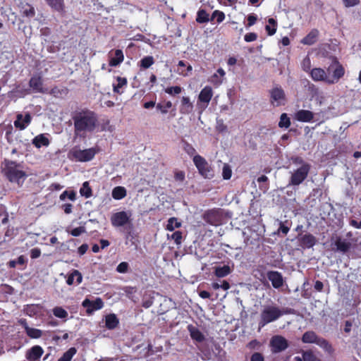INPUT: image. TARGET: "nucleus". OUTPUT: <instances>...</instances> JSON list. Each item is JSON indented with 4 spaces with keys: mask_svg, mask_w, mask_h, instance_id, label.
Returning <instances> with one entry per match:
<instances>
[{
    "mask_svg": "<svg viewBox=\"0 0 361 361\" xmlns=\"http://www.w3.org/2000/svg\"><path fill=\"white\" fill-rule=\"evenodd\" d=\"M72 119L74 124V135L80 138H85L87 133L94 132L98 126L97 114L87 109L74 112Z\"/></svg>",
    "mask_w": 361,
    "mask_h": 361,
    "instance_id": "obj_1",
    "label": "nucleus"
},
{
    "mask_svg": "<svg viewBox=\"0 0 361 361\" xmlns=\"http://www.w3.org/2000/svg\"><path fill=\"white\" fill-rule=\"evenodd\" d=\"M2 172L11 183H17L18 186H21L27 178L25 171L21 169V165L13 161L6 159Z\"/></svg>",
    "mask_w": 361,
    "mask_h": 361,
    "instance_id": "obj_2",
    "label": "nucleus"
},
{
    "mask_svg": "<svg viewBox=\"0 0 361 361\" xmlns=\"http://www.w3.org/2000/svg\"><path fill=\"white\" fill-rule=\"evenodd\" d=\"M310 169L311 165L310 164H303L294 170L289 178L288 185L298 186L300 185L307 178Z\"/></svg>",
    "mask_w": 361,
    "mask_h": 361,
    "instance_id": "obj_3",
    "label": "nucleus"
},
{
    "mask_svg": "<svg viewBox=\"0 0 361 361\" xmlns=\"http://www.w3.org/2000/svg\"><path fill=\"white\" fill-rule=\"evenodd\" d=\"M203 220L207 224L218 226L223 224L224 210L221 208H213L204 212L202 215Z\"/></svg>",
    "mask_w": 361,
    "mask_h": 361,
    "instance_id": "obj_4",
    "label": "nucleus"
},
{
    "mask_svg": "<svg viewBox=\"0 0 361 361\" xmlns=\"http://www.w3.org/2000/svg\"><path fill=\"white\" fill-rule=\"evenodd\" d=\"M283 312L281 310L275 306H269L264 308L261 313V319L259 322V326H264L266 324L276 321L281 315Z\"/></svg>",
    "mask_w": 361,
    "mask_h": 361,
    "instance_id": "obj_5",
    "label": "nucleus"
},
{
    "mask_svg": "<svg viewBox=\"0 0 361 361\" xmlns=\"http://www.w3.org/2000/svg\"><path fill=\"white\" fill-rule=\"evenodd\" d=\"M98 152L99 149L96 147H91L85 149L73 148L71 151L70 154L76 161L86 162L91 161Z\"/></svg>",
    "mask_w": 361,
    "mask_h": 361,
    "instance_id": "obj_6",
    "label": "nucleus"
},
{
    "mask_svg": "<svg viewBox=\"0 0 361 361\" xmlns=\"http://www.w3.org/2000/svg\"><path fill=\"white\" fill-rule=\"evenodd\" d=\"M193 162L200 174L205 178L213 177V170L206 159L199 154L193 157Z\"/></svg>",
    "mask_w": 361,
    "mask_h": 361,
    "instance_id": "obj_7",
    "label": "nucleus"
},
{
    "mask_svg": "<svg viewBox=\"0 0 361 361\" xmlns=\"http://www.w3.org/2000/svg\"><path fill=\"white\" fill-rule=\"evenodd\" d=\"M296 238L299 246L304 250L313 247L317 243L316 237L310 233H306L305 234L300 233Z\"/></svg>",
    "mask_w": 361,
    "mask_h": 361,
    "instance_id": "obj_8",
    "label": "nucleus"
},
{
    "mask_svg": "<svg viewBox=\"0 0 361 361\" xmlns=\"http://www.w3.org/2000/svg\"><path fill=\"white\" fill-rule=\"evenodd\" d=\"M286 94L281 87H274L270 90V102L274 106L284 105Z\"/></svg>",
    "mask_w": 361,
    "mask_h": 361,
    "instance_id": "obj_9",
    "label": "nucleus"
},
{
    "mask_svg": "<svg viewBox=\"0 0 361 361\" xmlns=\"http://www.w3.org/2000/svg\"><path fill=\"white\" fill-rule=\"evenodd\" d=\"M288 341L282 336H274L270 341L271 350L274 353H281L288 348Z\"/></svg>",
    "mask_w": 361,
    "mask_h": 361,
    "instance_id": "obj_10",
    "label": "nucleus"
},
{
    "mask_svg": "<svg viewBox=\"0 0 361 361\" xmlns=\"http://www.w3.org/2000/svg\"><path fill=\"white\" fill-rule=\"evenodd\" d=\"M82 306L86 309V313L88 315H90L94 312L102 309L104 307V302L100 298H97L94 300L85 298L82 302Z\"/></svg>",
    "mask_w": 361,
    "mask_h": 361,
    "instance_id": "obj_11",
    "label": "nucleus"
},
{
    "mask_svg": "<svg viewBox=\"0 0 361 361\" xmlns=\"http://www.w3.org/2000/svg\"><path fill=\"white\" fill-rule=\"evenodd\" d=\"M111 222L114 227L128 226L131 224L129 216L124 211L114 214L111 217Z\"/></svg>",
    "mask_w": 361,
    "mask_h": 361,
    "instance_id": "obj_12",
    "label": "nucleus"
},
{
    "mask_svg": "<svg viewBox=\"0 0 361 361\" xmlns=\"http://www.w3.org/2000/svg\"><path fill=\"white\" fill-rule=\"evenodd\" d=\"M345 75V68L338 61L336 62L335 68L333 71L331 77H328L327 84L332 85L337 83Z\"/></svg>",
    "mask_w": 361,
    "mask_h": 361,
    "instance_id": "obj_13",
    "label": "nucleus"
},
{
    "mask_svg": "<svg viewBox=\"0 0 361 361\" xmlns=\"http://www.w3.org/2000/svg\"><path fill=\"white\" fill-rule=\"evenodd\" d=\"M267 276L274 288L279 289L283 286L284 281L281 273L277 271H269Z\"/></svg>",
    "mask_w": 361,
    "mask_h": 361,
    "instance_id": "obj_14",
    "label": "nucleus"
},
{
    "mask_svg": "<svg viewBox=\"0 0 361 361\" xmlns=\"http://www.w3.org/2000/svg\"><path fill=\"white\" fill-rule=\"evenodd\" d=\"M43 353V348L40 345H35L26 351L25 357L29 361H39Z\"/></svg>",
    "mask_w": 361,
    "mask_h": 361,
    "instance_id": "obj_15",
    "label": "nucleus"
},
{
    "mask_svg": "<svg viewBox=\"0 0 361 361\" xmlns=\"http://www.w3.org/2000/svg\"><path fill=\"white\" fill-rule=\"evenodd\" d=\"M308 93L310 96L311 100H314L317 103H319L320 105L322 104L324 100V96L319 90V89L314 84H309L308 85Z\"/></svg>",
    "mask_w": 361,
    "mask_h": 361,
    "instance_id": "obj_16",
    "label": "nucleus"
},
{
    "mask_svg": "<svg viewBox=\"0 0 361 361\" xmlns=\"http://www.w3.org/2000/svg\"><path fill=\"white\" fill-rule=\"evenodd\" d=\"M29 85L35 92H47V89L43 87V80L40 75H34L31 77L29 81Z\"/></svg>",
    "mask_w": 361,
    "mask_h": 361,
    "instance_id": "obj_17",
    "label": "nucleus"
},
{
    "mask_svg": "<svg viewBox=\"0 0 361 361\" xmlns=\"http://www.w3.org/2000/svg\"><path fill=\"white\" fill-rule=\"evenodd\" d=\"M32 117L30 114H26L25 116L21 114H18L16 120L14 121V126L19 130H24L31 123Z\"/></svg>",
    "mask_w": 361,
    "mask_h": 361,
    "instance_id": "obj_18",
    "label": "nucleus"
},
{
    "mask_svg": "<svg viewBox=\"0 0 361 361\" xmlns=\"http://www.w3.org/2000/svg\"><path fill=\"white\" fill-rule=\"evenodd\" d=\"M109 65L111 67H115L120 65L124 60V55L121 49H116L114 54L111 51L109 53Z\"/></svg>",
    "mask_w": 361,
    "mask_h": 361,
    "instance_id": "obj_19",
    "label": "nucleus"
},
{
    "mask_svg": "<svg viewBox=\"0 0 361 361\" xmlns=\"http://www.w3.org/2000/svg\"><path fill=\"white\" fill-rule=\"evenodd\" d=\"M213 96V91L210 86H205L200 92L198 102H202L208 105Z\"/></svg>",
    "mask_w": 361,
    "mask_h": 361,
    "instance_id": "obj_20",
    "label": "nucleus"
},
{
    "mask_svg": "<svg viewBox=\"0 0 361 361\" xmlns=\"http://www.w3.org/2000/svg\"><path fill=\"white\" fill-rule=\"evenodd\" d=\"M187 329L192 340L198 343H202L205 340L204 335L200 331L197 327L193 326L192 324H189L188 325Z\"/></svg>",
    "mask_w": 361,
    "mask_h": 361,
    "instance_id": "obj_21",
    "label": "nucleus"
},
{
    "mask_svg": "<svg viewBox=\"0 0 361 361\" xmlns=\"http://www.w3.org/2000/svg\"><path fill=\"white\" fill-rule=\"evenodd\" d=\"M310 76L314 81H324L327 83L328 76L323 68H312L310 71Z\"/></svg>",
    "mask_w": 361,
    "mask_h": 361,
    "instance_id": "obj_22",
    "label": "nucleus"
},
{
    "mask_svg": "<svg viewBox=\"0 0 361 361\" xmlns=\"http://www.w3.org/2000/svg\"><path fill=\"white\" fill-rule=\"evenodd\" d=\"M194 106L189 97H183L180 99V112L182 114H189L193 110Z\"/></svg>",
    "mask_w": 361,
    "mask_h": 361,
    "instance_id": "obj_23",
    "label": "nucleus"
},
{
    "mask_svg": "<svg viewBox=\"0 0 361 361\" xmlns=\"http://www.w3.org/2000/svg\"><path fill=\"white\" fill-rule=\"evenodd\" d=\"M295 117L300 122L308 123L314 118V113L309 110L301 109L295 113Z\"/></svg>",
    "mask_w": 361,
    "mask_h": 361,
    "instance_id": "obj_24",
    "label": "nucleus"
},
{
    "mask_svg": "<svg viewBox=\"0 0 361 361\" xmlns=\"http://www.w3.org/2000/svg\"><path fill=\"white\" fill-rule=\"evenodd\" d=\"M105 326L109 330H113L117 328L119 325V319L117 316L111 313L105 316Z\"/></svg>",
    "mask_w": 361,
    "mask_h": 361,
    "instance_id": "obj_25",
    "label": "nucleus"
},
{
    "mask_svg": "<svg viewBox=\"0 0 361 361\" xmlns=\"http://www.w3.org/2000/svg\"><path fill=\"white\" fill-rule=\"evenodd\" d=\"M319 30L317 29H312L311 31L301 39V43L305 45H312L318 39Z\"/></svg>",
    "mask_w": 361,
    "mask_h": 361,
    "instance_id": "obj_26",
    "label": "nucleus"
},
{
    "mask_svg": "<svg viewBox=\"0 0 361 361\" xmlns=\"http://www.w3.org/2000/svg\"><path fill=\"white\" fill-rule=\"evenodd\" d=\"M47 4L51 8L52 10L59 12L63 15L65 11L64 0H45Z\"/></svg>",
    "mask_w": 361,
    "mask_h": 361,
    "instance_id": "obj_27",
    "label": "nucleus"
},
{
    "mask_svg": "<svg viewBox=\"0 0 361 361\" xmlns=\"http://www.w3.org/2000/svg\"><path fill=\"white\" fill-rule=\"evenodd\" d=\"M125 238L126 240H130L131 245H136V240L137 235L134 231L133 224H129L124 228Z\"/></svg>",
    "mask_w": 361,
    "mask_h": 361,
    "instance_id": "obj_28",
    "label": "nucleus"
},
{
    "mask_svg": "<svg viewBox=\"0 0 361 361\" xmlns=\"http://www.w3.org/2000/svg\"><path fill=\"white\" fill-rule=\"evenodd\" d=\"M178 72L180 75L184 77L189 75L192 73V67L190 64L184 61H179L178 63Z\"/></svg>",
    "mask_w": 361,
    "mask_h": 361,
    "instance_id": "obj_29",
    "label": "nucleus"
},
{
    "mask_svg": "<svg viewBox=\"0 0 361 361\" xmlns=\"http://www.w3.org/2000/svg\"><path fill=\"white\" fill-rule=\"evenodd\" d=\"M232 270L228 265H224L222 267H216L214 268V274L218 278H223L231 273Z\"/></svg>",
    "mask_w": 361,
    "mask_h": 361,
    "instance_id": "obj_30",
    "label": "nucleus"
},
{
    "mask_svg": "<svg viewBox=\"0 0 361 361\" xmlns=\"http://www.w3.org/2000/svg\"><path fill=\"white\" fill-rule=\"evenodd\" d=\"M117 84L113 85V91L114 93L121 94L123 91H121V89L128 84V80L126 78H123L121 76L116 77Z\"/></svg>",
    "mask_w": 361,
    "mask_h": 361,
    "instance_id": "obj_31",
    "label": "nucleus"
},
{
    "mask_svg": "<svg viewBox=\"0 0 361 361\" xmlns=\"http://www.w3.org/2000/svg\"><path fill=\"white\" fill-rule=\"evenodd\" d=\"M335 245L338 250L342 252H347L351 247V243L346 240H343L340 237H338Z\"/></svg>",
    "mask_w": 361,
    "mask_h": 361,
    "instance_id": "obj_32",
    "label": "nucleus"
},
{
    "mask_svg": "<svg viewBox=\"0 0 361 361\" xmlns=\"http://www.w3.org/2000/svg\"><path fill=\"white\" fill-rule=\"evenodd\" d=\"M32 144L37 148H40L42 146H48L49 145V140L43 134H40L35 137V138L32 140Z\"/></svg>",
    "mask_w": 361,
    "mask_h": 361,
    "instance_id": "obj_33",
    "label": "nucleus"
},
{
    "mask_svg": "<svg viewBox=\"0 0 361 361\" xmlns=\"http://www.w3.org/2000/svg\"><path fill=\"white\" fill-rule=\"evenodd\" d=\"M318 337L314 331H308L302 335V341L304 343H315Z\"/></svg>",
    "mask_w": 361,
    "mask_h": 361,
    "instance_id": "obj_34",
    "label": "nucleus"
},
{
    "mask_svg": "<svg viewBox=\"0 0 361 361\" xmlns=\"http://www.w3.org/2000/svg\"><path fill=\"white\" fill-rule=\"evenodd\" d=\"M75 279H76L77 284L80 283L82 281V274L78 270H73V272L68 275L66 283L68 285H73Z\"/></svg>",
    "mask_w": 361,
    "mask_h": 361,
    "instance_id": "obj_35",
    "label": "nucleus"
},
{
    "mask_svg": "<svg viewBox=\"0 0 361 361\" xmlns=\"http://www.w3.org/2000/svg\"><path fill=\"white\" fill-rule=\"evenodd\" d=\"M126 190L122 186L115 187L111 192L112 197L117 200H122L126 196Z\"/></svg>",
    "mask_w": 361,
    "mask_h": 361,
    "instance_id": "obj_36",
    "label": "nucleus"
},
{
    "mask_svg": "<svg viewBox=\"0 0 361 361\" xmlns=\"http://www.w3.org/2000/svg\"><path fill=\"white\" fill-rule=\"evenodd\" d=\"M25 331L26 334L31 338L37 339L39 338L42 336V330L30 327L26 324L25 325Z\"/></svg>",
    "mask_w": 361,
    "mask_h": 361,
    "instance_id": "obj_37",
    "label": "nucleus"
},
{
    "mask_svg": "<svg viewBox=\"0 0 361 361\" xmlns=\"http://www.w3.org/2000/svg\"><path fill=\"white\" fill-rule=\"evenodd\" d=\"M154 292L145 293L142 297V306L146 309L150 307L154 303Z\"/></svg>",
    "mask_w": 361,
    "mask_h": 361,
    "instance_id": "obj_38",
    "label": "nucleus"
},
{
    "mask_svg": "<svg viewBox=\"0 0 361 361\" xmlns=\"http://www.w3.org/2000/svg\"><path fill=\"white\" fill-rule=\"evenodd\" d=\"M69 90L66 87H59L54 86L49 92V94H52L55 97H62L66 96L68 94Z\"/></svg>",
    "mask_w": 361,
    "mask_h": 361,
    "instance_id": "obj_39",
    "label": "nucleus"
},
{
    "mask_svg": "<svg viewBox=\"0 0 361 361\" xmlns=\"http://www.w3.org/2000/svg\"><path fill=\"white\" fill-rule=\"evenodd\" d=\"M315 344L318 345L320 348H323L326 352L330 354L334 352L332 345L324 338L318 337Z\"/></svg>",
    "mask_w": 361,
    "mask_h": 361,
    "instance_id": "obj_40",
    "label": "nucleus"
},
{
    "mask_svg": "<svg viewBox=\"0 0 361 361\" xmlns=\"http://www.w3.org/2000/svg\"><path fill=\"white\" fill-rule=\"evenodd\" d=\"M269 25L265 26V30L268 34V35L271 36L274 35L277 29V22L275 19L270 18L268 20Z\"/></svg>",
    "mask_w": 361,
    "mask_h": 361,
    "instance_id": "obj_41",
    "label": "nucleus"
},
{
    "mask_svg": "<svg viewBox=\"0 0 361 361\" xmlns=\"http://www.w3.org/2000/svg\"><path fill=\"white\" fill-rule=\"evenodd\" d=\"M211 20L209 16L204 9H200L197 13L196 21L199 23H205Z\"/></svg>",
    "mask_w": 361,
    "mask_h": 361,
    "instance_id": "obj_42",
    "label": "nucleus"
},
{
    "mask_svg": "<svg viewBox=\"0 0 361 361\" xmlns=\"http://www.w3.org/2000/svg\"><path fill=\"white\" fill-rule=\"evenodd\" d=\"M76 353L77 349L75 347H71L63 354L58 361H71Z\"/></svg>",
    "mask_w": 361,
    "mask_h": 361,
    "instance_id": "obj_43",
    "label": "nucleus"
},
{
    "mask_svg": "<svg viewBox=\"0 0 361 361\" xmlns=\"http://www.w3.org/2000/svg\"><path fill=\"white\" fill-rule=\"evenodd\" d=\"M80 193L85 198H89L92 195V190L90 186L89 182L85 181L83 183L82 186L80 189Z\"/></svg>",
    "mask_w": 361,
    "mask_h": 361,
    "instance_id": "obj_44",
    "label": "nucleus"
},
{
    "mask_svg": "<svg viewBox=\"0 0 361 361\" xmlns=\"http://www.w3.org/2000/svg\"><path fill=\"white\" fill-rule=\"evenodd\" d=\"M180 226L181 223L179 222L176 217H171L167 221L166 229L169 231H173L175 228H178Z\"/></svg>",
    "mask_w": 361,
    "mask_h": 361,
    "instance_id": "obj_45",
    "label": "nucleus"
},
{
    "mask_svg": "<svg viewBox=\"0 0 361 361\" xmlns=\"http://www.w3.org/2000/svg\"><path fill=\"white\" fill-rule=\"evenodd\" d=\"M53 314L59 319H66L68 316V312L61 307L56 306L52 310Z\"/></svg>",
    "mask_w": 361,
    "mask_h": 361,
    "instance_id": "obj_46",
    "label": "nucleus"
},
{
    "mask_svg": "<svg viewBox=\"0 0 361 361\" xmlns=\"http://www.w3.org/2000/svg\"><path fill=\"white\" fill-rule=\"evenodd\" d=\"M290 120L287 114L283 113L280 116V121L279 122V127L281 128H288L290 126Z\"/></svg>",
    "mask_w": 361,
    "mask_h": 361,
    "instance_id": "obj_47",
    "label": "nucleus"
},
{
    "mask_svg": "<svg viewBox=\"0 0 361 361\" xmlns=\"http://www.w3.org/2000/svg\"><path fill=\"white\" fill-rule=\"evenodd\" d=\"M61 200L64 201L66 198L71 201L76 200V192L74 190H64L59 196Z\"/></svg>",
    "mask_w": 361,
    "mask_h": 361,
    "instance_id": "obj_48",
    "label": "nucleus"
},
{
    "mask_svg": "<svg viewBox=\"0 0 361 361\" xmlns=\"http://www.w3.org/2000/svg\"><path fill=\"white\" fill-rule=\"evenodd\" d=\"M154 63V58L152 56H147L142 58L140 61L141 68L145 69L149 68Z\"/></svg>",
    "mask_w": 361,
    "mask_h": 361,
    "instance_id": "obj_49",
    "label": "nucleus"
},
{
    "mask_svg": "<svg viewBox=\"0 0 361 361\" xmlns=\"http://www.w3.org/2000/svg\"><path fill=\"white\" fill-rule=\"evenodd\" d=\"M302 360L304 361H317V356L314 354L312 350L303 351L302 353Z\"/></svg>",
    "mask_w": 361,
    "mask_h": 361,
    "instance_id": "obj_50",
    "label": "nucleus"
},
{
    "mask_svg": "<svg viewBox=\"0 0 361 361\" xmlns=\"http://www.w3.org/2000/svg\"><path fill=\"white\" fill-rule=\"evenodd\" d=\"M183 88L180 86L169 87L164 90V92L169 95L175 96L182 92Z\"/></svg>",
    "mask_w": 361,
    "mask_h": 361,
    "instance_id": "obj_51",
    "label": "nucleus"
},
{
    "mask_svg": "<svg viewBox=\"0 0 361 361\" xmlns=\"http://www.w3.org/2000/svg\"><path fill=\"white\" fill-rule=\"evenodd\" d=\"M214 18H216L217 23H220L224 20L225 14L223 11L216 10L212 14L211 20H213Z\"/></svg>",
    "mask_w": 361,
    "mask_h": 361,
    "instance_id": "obj_52",
    "label": "nucleus"
},
{
    "mask_svg": "<svg viewBox=\"0 0 361 361\" xmlns=\"http://www.w3.org/2000/svg\"><path fill=\"white\" fill-rule=\"evenodd\" d=\"M183 149L184 151L190 157L195 156V154L196 153L195 149L193 147V146L188 142L187 141H183Z\"/></svg>",
    "mask_w": 361,
    "mask_h": 361,
    "instance_id": "obj_53",
    "label": "nucleus"
},
{
    "mask_svg": "<svg viewBox=\"0 0 361 361\" xmlns=\"http://www.w3.org/2000/svg\"><path fill=\"white\" fill-rule=\"evenodd\" d=\"M301 66L305 72L311 71V60L308 56H306L302 61Z\"/></svg>",
    "mask_w": 361,
    "mask_h": 361,
    "instance_id": "obj_54",
    "label": "nucleus"
},
{
    "mask_svg": "<svg viewBox=\"0 0 361 361\" xmlns=\"http://www.w3.org/2000/svg\"><path fill=\"white\" fill-rule=\"evenodd\" d=\"M222 176L224 179L229 180L232 176V171L228 164H225L223 167Z\"/></svg>",
    "mask_w": 361,
    "mask_h": 361,
    "instance_id": "obj_55",
    "label": "nucleus"
},
{
    "mask_svg": "<svg viewBox=\"0 0 361 361\" xmlns=\"http://www.w3.org/2000/svg\"><path fill=\"white\" fill-rule=\"evenodd\" d=\"M129 269V264L126 262H121L116 267V271L121 274H125L128 272Z\"/></svg>",
    "mask_w": 361,
    "mask_h": 361,
    "instance_id": "obj_56",
    "label": "nucleus"
},
{
    "mask_svg": "<svg viewBox=\"0 0 361 361\" xmlns=\"http://www.w3.org/2000/svg\"><path fill=\"white\" fill-rule=\"evenodd\" d=\"M86 232V230H85V228L84 226H79V227H77V228H75L73 229H72L69 233L74 236V237H77V236H79L82 233H84Z\"/></svg>",
    "mask_w": 361,
    "mask_h": 361,
    "instance_id": "obj_57",
    "label": "nucleus"
},
{
    "mask_svg": "<svg viewBox=\"0 0 361 361\" xmlns=\"http://www.w3.org/2000/svg\"><path fill=\"white\" fill-rule=\"evenodd\" d=\"M171 239L174 240L176 245H180L182 242V232L180 231H175L171 235Z\"/></svg>",
    "mask_w": 361,
    "mask_h": 361,
    "instance_id": "obj_58",
    "label": "nucleus"
},
{
    "mask_svg": "<svg viewBox=\"0 0 361 361\" xmlns=\"http://www.w3.org/2000/svg\"><path fill=\"white\" fill-rule=\"evenodd\" d=\"M257 20V16L254 14V13H251V14H249L247 17V27H251L253 25H255L256 23Z\"/></svg>",
    "mask_w": 361,
    "mask_h": 361,
    "instance_id": "obj_59",
    "label": "nucleus"
},
{
    "mask_svg": "<svg viewBox=\"0 0 361 361\" xmlns=\"http://www.w3.org/2000/svg\"><path fill=\"white\" fill-rule=\"evenodd\" d=\"M290 227L286 226L283 222L281 221L279 224V228L277 231V233L279 234L281 233L283 235H286L289 232Z\"/></svg>",
    "mask_w": 361,
    "mask_h": 361,
    "instance_id": "obj_60",
    "label": "nucleus"
},
{
    "mask_svg": "<svg viewBox=\"0 0 361 361\" xmlns=\"http://www.w3.org/2000/svg\"><path fill=\"white\" fill-rule=\"evenodd\" d=\"M257 39V35L255 32H249L244 36V39L247 42H254Z\"/></svg>",
    "mask_w": 361,
    "mask_h": 361,
    "instance_id": "obj_61",
    "label": "nucleus"
},
{
    "mask_svg": "<svg viewBox=\"0 0 361 361\" xmlns=\"http://www.w3.org/2000/svg\"><path fill=\"white\" fill-rule=\"evenodd\" d=\"M210 82L215 85H219L222 83V78L219 77L217 73H214L212 75Z\"/></svg>",
    "mask_w": 361,
    "mask_h": 361,
    "instance_id": "obj_62",
    "label": "nucleus"
},
{
    "mask_svg": "<svg viewBox=\"0 0 361 361\" xmlns=\"http://www.w3.org/2000/svg\"><path fill=\"white\" fill-rule=\"evenodd\" d=\"M250 361H264V357L260 353H254L250 357Z\"/></svg>",
    "mask_w": 361,
    "mask_h": 361,
    "instance_id": "obj_63",
    "label": "nucleus"
},
{
    "mask_svg": "<svg viewBox=\"0 0 361 361\" xmlns=\"http://www.w3.org/2000/svg\"><path fill=\"white\" fill-rule=\"evenodd\" d=\"M41 255V250L39 248L35 247L30 250V257L32 259H37Z\"/></svg>",
    "mask_w": 361,
    "mask_h": 361,
    "instance_id": "obj_64",
    "label": "nucleus"
}]
</instances>
